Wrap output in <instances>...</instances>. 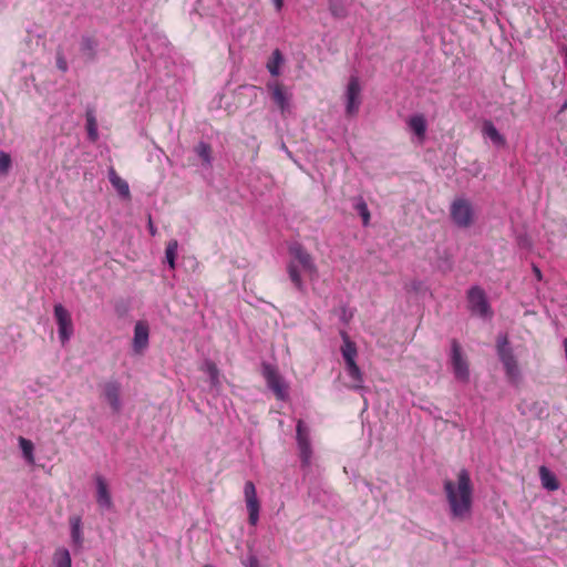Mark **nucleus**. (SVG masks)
I'll return each instance as SVG.
<instances>
[{
  "label": "nucleus",
  "instance_id": "nucleus-1",
  "mask_svg": "<svg viewBox=\"0 0 567 567\" xmlns=\"http://www.w3.org/2000/svg\"><path fill=\"white\" fill-rule=\"evenodd\" d=\"M444 492L450 505L453 518H466L472 508L473 485L470 474L466 470H461L457 474V482L446 480L444 482Z\"/></svg>",
  "mask_w": 567,
  "mask_h": 567
},
{
  "label": "nucleus",
  "instance_id": "nucleus-2",
  "mask_svg": "<svg viewBox=\"0 0 567 567\" xmlns=\"http://www.w3.org/2000/svg\"><path fill=\"white\" fill-rule=\"evenodd\" d=\"M289 254L291 259L287 265V272L290 281L293 284L295 288L300 291H306V285L301 278L300 269L305 271V274L313 280L318 277V267L315 262L313 257L306 250V248L298 243L292 244L289 247Z\"/></svg>",
  "mask_w": 567,
  "mask_h": 567
},
{
  "label": "nucleus",
  "instance_id": "nucleus-3",
  "mask_svg": "<svg viewBox=\"0 0 567 567\" xmlns=\"http://www.w3.org/2000/svg\"><path fill=\"white\" fill-rule=\"evenodd\" d=\"M497 354L504 365L507 378L513 382L517 381L520 375V371L513 350L508 347V339L506 336L497 339Z\"/></svg>",
  "mask_w": 567,
  "mask_h": 567
},
{
  "label": "nucleus",
  "instance_id": "nucleus-4",
  "mask_svg": "<svg viewBox=\"0 0 567 567\" xmlns=\"http://www.w3.org/2000/svg\"><path fill=\"white\" fill-rule=\"evenodd\" d=\"M467 303L468 310L472 312V315L478 316L481 318L493 317V311L487 301L486 293L481 287L473 286L467 291Z\"/></svg>",
  "mask_w": 567,
  "mask_h": 567
},
{
  "label": "nucleus",
  "instance_id": "nucleus-5",
  "mask_svg": "<svg viewBox=\"0 0 567 567\" xmlns=\"http://www.w3.org/2000/svg\"><path fill=\"white\" fill-rule=\"evenodd\" d=\"M262 377L277 400L286 401L288 399V385L276 367L269 363H262Z\"/></svg>",
  "mask_w": 567,
  "mask_h": 567
},
{
  "label": "nucleus",
  "instance_id": "nucleus-6",
  "mask_svg": "<svg viewBox=\"0 0 567 567\" xmlns=\"http://www.w3.org/2000/svg\"><path fill=\"white\" fill-rule=\"evenodd\" d=\"M296 440L299 450L301 465L308 467L311 464L312 447L310 442V430L302 420H298L296 425Z\"/></svg>",
  "mask_w": 567,
  "mask_h": 567
},
{
  "label": "nucleus",
  "instance_id": "nucleus-7",
  "mask_svg": "<svg viewBox=\"0 0 567 567\" xmlns=\"http://www.w3.org/2000/svg\"><path fill=\"white\" fill-rule=\"evenodd\" d=\"M453 223L462 228H467L473 224L474 212L472 204L464 198H456L450 208Z\"/></svg>",
  "mask_w": 567,
  "mask_h": 567
},
{
  "label": "nucleus",
  "instance_id": "nucleus-8",
  "mask_svg": "<svg viewBox=\"0 0 567 567\" xmlns=\"http://www.w3.org/2000/svg\"><path fill=\"white\" fill-rule=\"evenodd\" d=\"M451 364L455 378L458 381L467 382L470 379L468 362L463 355L461 344L456 339L451 341Z\"/></svg>",
  "mask_w": 567,
  "mask_h": 567
},
{
  "label": "nucleus",
  "instance_id": "nucleus-9",
  "mask_svg": "<svg viewBox=\"0 0 567 567\" xmlns=\"http://www.w3.org/2000/svg\"><path fill=\"white\" fill-rule=\"evenodd\" d=\"M54 318L58 324L59 340L64 346L69 342L74 331L71 313L59 303L54 306Z\"/></svg>",
  "mask_w": 567,
  "mask_h": 567
},
{
  "label": "nucleus",
  "instance_id": "nucleus-10",
  "mask_svg": "<svg viewBox=\"0 0 567 567\" xmlns=\"http://www.w3.org/2000/svg\"><path fill=\"white\" fill-rule=\"evenodd\" d=\"M244 495L246 507L248 511V523L251 526H256L259 520L260 503L257 497L255 484L251 481H247L244 486Z\"/></svg>",
  "mask_w": 567,
  "mask_h": 567
},
{
  "label": "nucleus",
  "instance_id": "nucleus-11",
  "mask_svg": "<svg viewBox=\"0 0 567 567\" xmlns=\"http://www.w3.org/2000/svg\"><path fill=\"white\" fill-rule=\"evenodd\" d=\"M361 87L360 82L357 76H351L347 86V105L346 112L349 116H353L359 112V107L361 104L360 99Z\"/></svg>",
  "mask_w": 567,
  "mask_h": 567
},
{
  "label": "nucleus",
  "instance_id": "nucleus-12",
  "mask_svg": "<svg viewBox=\"0 0 567 567\" xmlns=\"http://www.w3.org/2000/svg\"><path fill=\"white\" fill-rule=\"evenodd\" d=\"M267 87L270 91L274 103L279 107L281 113H285L289 109L291 94L287 91L285 85L279 82L268 83Z\"/></svg>",
  "mask_w": 567,
  "mask_h": 567
},
{
  "label": "nucleus",
  "instance_id": "nucleus-13",
  "mask_svg": "<svg viewBox=\"0 0 567 567\" xmlns=\"http://www.w3.org/2000/svg\"><path fill=\"white\" fill-rule=\"evenodd\" d=\"M150 328L147 322L137 321L134 327L133 350L142 353L148 346Z\"/></svg>",
  "mask_w": 567,
  "mask_h": 567
},
{
  "label": "nucleus",
  "instance_id": "nucleus-14",
  "mask_svg": "<svg viewBox=\"0 0 567 567\" xmlns=\"http://www.w3.org/2000/svg\"><path fill=\"white\" fill-rule=\"evenodd\" d=\"M95 483L96 503L101 508L111 509L113 507V502L105 478L101 475H95Z\"/></svg>",
  "mask_w": 567,
  "mask_h": 567
},
{
  "label": "nucleus",
  "instance_id": "nucleus-15",
  "mask_svg": "<svg viewBox=\"0 0 567 567\" xmlns=\"http://www.w3.org/2000/svg\"><path fill=\"white\" fill-rule=\"evenodd\" d=\"M99 41L93 34H84L80 41V50L87 61H94L97 53Z\"/></svg>",
  "mask_w": 567,
  "mask_h": 567
},
{
  "label": "nucleus",
  "instance_id": "nucleus-16",
  "mask_svg": "<svg viewBox=\"0 0 567 567\" xmlns=\"http://www.w3.org/2000/svg\"><path fill=\"white\" fill-rule=\"evenodd\" d=\"M104 396L114 412H120V385L116 382H107L104 385Z\"/></svg>",
  "mask_w": 567,
  "mask_h": 567
},
{
  "label": "nucleus",
  "instance_id": "nucleus-17",
  "mask_svg": "<svg viewBox=\"0 0 567 567\" xmlns=\"http://www.w3.org/2000/svg\"><path fill=\"white\" fill-rule=\"evenodd\" d=\"M71 528V539L74 546L82 547L84 537L82 530V517L80 515H72L69 517Z\"/></svg>",
  "mask_w": 567,
  "mask_h": 567
},
{
  "label": "nucleus",
  "instance_id": "nucleus-18",
  "mask_svg": "<svg viewBox=\"0 0 567 567\" xmlns=\"http://www.w3.org/2000/svg\"><path fill=\"white\" fill-rule=\"evenodd\" d=\"M482 133L484 137L489 138L496 146H505V137L497 131L492 121H484Z\"/></svg>",
  "mask_w": 567,
  "mask_h": 567
},
{
  "label": "nucleus",
  "instance_id": "nucleus-19",
  "mask_svg": "<svg viewBox=\"0 0 567 567\" xmlns=\"http://www.w3.org/2000/svg\"><path fill=\"white\" fill-rule=\"evenodd\" d=\"M109 179L112 186L117 190V193L123 197H130V187L125 179H123L114 168H111L109 172Z\"/></svg>",
  "mask_w": 567,
  "mask_h": 567
},
{
  "label": "nucleus",
  "instance_id": "nucleus-20",
  "mask_svg": "<svg viewBox=\"0 0 567 567\" xmlns=\"http://www.w3.org/2000/svg\"><path fill=\"white\" fill-rule=\"evenodd\" d=\"M343 344L341 347L342 357L347 362L355 361V357L358 354L357 346L353 341L350 340L349 336L342 331L341 332Z\"/></svg>",
  "mask_w": 567,
  "mask_h": 567
},
{
  "label": "nucleus",
  "instance_id": "nucleus-21",
  "mask_svg": "<svg viewBox=\"0 0 567 567\" xmlns=\"http://www.w3.org/2000/svg\"><path fill=\"white\" fill-rule=\"evenodd\" d=\"M539 476L543 486L548 491H556L559 488V483L557 478L546 466H542L539 468Z\"/></svg>",
  "mask_w": 567,
  "mask_h": 567
},
{
  "label": "nucleus",
  "instance_id": "nucleus-22",
  "mask_svg": "<svg viewBox=\"0 0 567 567\" xmlns=\"http://www.w3.org/2000/svg\"><path fill=\"white\" fill-rule=\"evenodd\" d=\"M346 369L348 372L349 378L353 381L352 388L353 389H360L362 388V373L360 368L358 367L355 361L347 362Z\"/></svg>",
  "mask_w": 567,
  "mask_h": 567
},
{
  "label": "nucleus",
  "instance_id": "nucleus-23",
  "mask_svg": "<svg viewBox=\"0 0 567 567\" xmlns=\"http://www.w3.org/2000/svg\"><path fill=\"white\" fill-rule=\"evenodd\" d=\"M53 565L54 567H72L70 551L64 547L55 549L53 554Z\"/></svg>",
  "mask_w": 567,
  "mask_h": 567
},
{
  "label": "nucleus",
  "instance_id": "nucleus-24",
  "mask_svg": "<svg viewBox=\"0 0 567 567\" xmlns=\"http://www.w3.org/2000/svg\"><path fill=\"white\" fill-rule=\"evenodd\" d=\"M284 62L282 54L279 49L272 51L271 58L267 62V70L272 76H278L280 66Z\"/></svg>",
  "mask_w": 567,
  "mask_h": 567
},
{
  "label": "nucleus",
  "instance_id": "nucleus-25",
  "mask_svg": "<svg viewBox=\"0 0 567 567\" xmlns=\"http://www.w3.org/2000/svg\"><path fill=\"white\" fill-rule=\"evenodd\" d=\"M410 128L419 137H424L426 132V121L423 115H414L409 120Z\"/></svg>",
  "mask_w": 567,
  "mask_h": 567
},
{
  "label": "nucleus",
  "instance_id": "nucleus-26",
  "mask_svg": "<svg viewBox=\"0 0 567 567\" xmlns=\"http://www.w3.org/2000/svg\"><path fill=\"white\" fill-rule=\"evenodd\" d=\"M19 446L22 451V454H23V457L25 458V461L30 464H33L34 463L33 443L30 440L20 436L19 437Z\"/></svg>",
  "mask_w": 567,
  "mask_h": 567
},
{
  "label": "nucleus",
  "instance_id": "nucleus-27",
  "mask_svg": "<svg viewBox=\"0 0 567 567\" xmlns=\"http://www.w3.org/2000/svg\"><path fill=\"white\" fill-rule=\"evenodd\" d=\"M86 131L90 141L95 142L99 138L97 122L93 111L86 112Z\"/></svg>",
  "mask_w": 567,
  "mask_h": 567
},
{
  "label": "nucleus",
  "instance_id": "nucleus-28",
  "mask_svg": "<svg viewBox=\"0 0 567 567\" xmlns=\"http://www.w3.org/2000/svg\"><path fill=\"white\" fill-rule=\"evenodd\" d=\"M212 146L205 142H199L195 146V153L202 158L203 163L209 166L212 164Z\"/></svg>",
  "mask_w": 567,
  "mask_h": 567
},
{
  "label": "nucleus",
  "instance_id": "nucleus-29",
  "mask_svg": "<svg viewBox=\"0 0 567 567\" xmlns=\"http://www.w3.org/2000/svg\"><path fill=\"white\" fill-rule=\"evenodd\" d=\"M177 248H178V243L176 239L169 240L166 245L165 257H166V260L172 269L175 268V259L177 256Z\"/></svg>",
  "mask_w": 567,
  "mask_h": 567
},
{
  "label": "nucleus",
  "instance_id": "nucleus-30",
  "mask_svg": "<svg viewBox=\"0 0 567 567\" xmlns=\"http://www.w3.org/2000/svg\"><path fill=\"white\" fill-rule=\"evenodd\" d=\"M354 209L359 213V215L361 216L362 218V223L364 226L369 225L370 223V218H371V215H370V210L368 208V205L367 203L360 198L357 204L354 205Z\"/></svg>",
  "mask_w": 567,
  "mask_h": 567
},
{
  "label": "nucleus",
  "instance_id": "nucleus-31",
  "mask_svg": "<svg viewBox=\"0 0 567 567\" xmlns=\"http://www.w3.org/2000/svg\"><path fill=\"white\" fill-rule=\"evenodd\" d=\"M206 371L209 375L212 384H214V385L218 384L219 383V370H218L217 365L214 362L208 361V362H206Z\"/></svg>",
  "mask_w": 567,
  "mask_h": 567
},
{
  "label": "nucleus",
  "instance_id": "nucleus-32",
  "mask_svg": "<svg viewBox=\"0 0 567 567\" xmlns=\"http://www.w3.org/2000/svg\"><path fill=\"white\" fill-rule=\"evenodd\" d=\"M330 12L333 17L343 18L346 17V10L341 4L337 3V0H330Z\"/></svg>",
  "mask_w": 567,
  "mask_h": 567
},
{
  "label": "nucleus",
  "instance_id": "nucleus-33",
  "mask_svg": "<svg viewBox=\"0 0 567 567\" xmlns=\"http://www.w3.org/2000/svg\"><path fill=\"white\" fill-rule=\"evenodd\" d=\"M11 166V156L6 152H0V173H8Z\"/></svg>",
  "mask_w": 567,
  "mask_h": 567
},
{
  "label": "nucleus",
  "instance_id": "nucleus-34",
  "mask_svg": "<svg viewBox=\"0 0 567 567\" xmlns=\"http://www.w3.org/2000/svg\"><path fill=\"white\" fill-rule=\"evenodd\" d=\"M56 66L62 72H66L68 71V63H66L64 56L61 55V54H59L58 58H56Z\"/></svg>",
  "mask_w": 567,
  "mask_h": 567
},
{
  "label": "nucleus",
  "instance_id": "nucleus-35",
  "mask_svg": "<svg viewBox=\"0 0 567 567\" xmlns=\"http://www.w3.org/2000/svg\"><path fill=\"white\" fill-rule=\"evenodd\" d=\"M274 3L276 6L277 10H281V8L284 6V0H274Z\"/></svg>",
  "mask_w": 567,
  "mask_h": 567
},
{
  "label": "nucleus",
  "instance_id": "nucleus-36",
  "mask_svg": "<svg viewBox=\"0 0 567 567\" xmlns=\"http://www.w3.org/2000/svg\"><path fill=\"white\" fill-rule=\"evenodd\" d=\"M534 274H535V276H536V278H537L538 280H540V279H542V272H540L539 268L534 267Z\"/></svg>",
  "mask_w": 567,
  "mask_h": 567
},
{
  "label": "nucleus",
  "instance_id": "nucleus-37",
  "mask_svg": "<svg viewBox=\"0 0 567 567\" xmlns=\"http://www.w3.org/2000/svg\"><path fill=\"white\" fill-rule=\"evenodd\" d=\"M250 567H259L258 560L256 558H251Z\"/></svg>",
  "mask_w": 567,
  "mask_h": 567
},
{
  "label": "nucleus",
  "instance_id": "nucleus-38",
  "mask_svg": "<svg viewBox=\"0 0 567 567\" xmlns=\"http://www.w3.org/2000/svg\"><path fill=\"white\" fill-rule=\"evenodd\" d=\"M150 230L151 233L154 235V227H153V224H152V220L150 219Z\"/></svg>",
  "mask_w": 567,
  "mask_h": 567
},
{
  "label": "nucleus",
  "instance_id": "nucleus-39",
  "mask_svg": "<svg viewBox=\"0 0 567 567\" xmlns=\"http://www.w3.org/2000/svg\"><path fill=\"white\" fill-rule=\"evenodd\" d=\"M203 567H213V566H212V565H209V564H206V565H204Z\"/></svg>",
  "mask_w": 567,
  "mask_h": 567
}]
</instances>
